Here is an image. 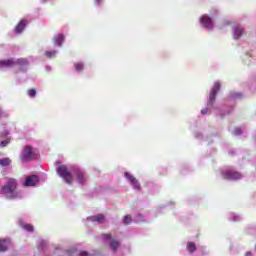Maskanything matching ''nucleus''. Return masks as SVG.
I'll use <instances>...</instances> for the list:
<instances>
[{"mask_svg": "<svg viewBox=\"0 0 256 256\" xmlns=\"http://www.w3.org/2000/svg\"><path fill=\"white\" fill-rule=\"evenodd\" d=\"M17 185V179L8 178L7 183L0 189V194L5 195L6 198L10 200L23 199V194H21L20 191H17Z\"/></svg>", "mask_w": 256, "mask_h": 256, "instance_id": "f257e3e1", "label": "nucleus"}, {"mask_svg": "<svg viewBox=\"0 0 256 256\" xmlns=\"http://www.w3.org/2000/svg\"><path fill=\"white\" fill-rule=\"evenodd\" d=\"M56 171L59 177H61L65 181V183H68V185H71V183H73V175L71 174V172H69V169H67L65 165L59 166Z\"/></svg>", "mask_w": 256, "mask_h": 256, "instance_id": "f03ea898", "label": "nucleus"}, {"mask_svg": "<svg viewBox=\"0 0 256 256\" xmlns=\"http://www.w3.org/2000/svg\"><path fill=\"white\" fill-rule=\"evenodd\" d=\"M221 175L223 179H226L227 181H239V179H242L243 177L240 172L235 170H224L221 172Z\"/></svg>", "mask_w": 256, "mask_h": 256, "instance_id": "7ed1b4c3", "label": "nucleus"}, {"mask_svg": "<svg viewBox=\"0 0 256 256\" xmlns=\"http://www.w3.org/2000/svg\"><path fill=\"white\" fill-rule=\"evenodd\" d=\"M221 89V83L215 82L209 95V105H213L215 103V97H217V93H219Z\"/></svg>", "mask_w": 256, "mask_h": 256, "instance_id": "20e7f679", "label": "nucleus"}, {"mask_svg": "<svg viewBox=\"0 0 256 256\" xmlns=\"http://www.w3.org/2000/svg\"><path fill=\"white\" fill-rule=\"evenodd\" d=\"M124 177H126V179L131 183V185L133 186L134 189H136V191H141V184L139 183V180L135 178V176H133L129 172H125Z\"/></svg>", "mask_w": 256, "mask_h": 256, "instance_id": "39448f33", "label": "nucleus"}, {"mask_svg": "<svg viewBox=\"0 0 256 256\" xmlns=\"http://www.w3.org/2000/svg\"><path fill=\"white\" fill-rule=\"evenodd\" d=\"M21 158L25 161H33V159H35L33 148L31 146H26L22 152Z\"/></svg>", "mask_w": 256, "mask_h": 256, "instance_id": "423d86ee", "label": "nucleus"}, {"mask_svg": "<svg viewBox=\"0 0 256 256\" xmlns=\"http://www.w3.org/2000/svg\"><path fill=\"white\" fill-rule=\"evenodd\" d=\"M74 175L76 177V181L81 184L87 183V179H89V176H87V174L81 169L75 170Z\"/></svg>", "mask_w": 256, "mask_h": 256, "instance_id": "0eeeda50", "label": "nucleus"}, {"mask_svg": "<svg viewBox=\"0 0 256 256\" xmlns=\"http://www.w3.org/2000/svg\"><path fill=\"white\" fill-rule=\"evenodd\" d=\"M39 183V176L31 175L28 176L23 184L24 187H35Z\"/></svg>", "mask_w": 256, "mask_h": 256, "instance_id": "6e6552de", "label": "nucleus"}, {"mask_svg": "<svg viewBox=\"0 0 256 256\" xmlns=\"http://www.w3.org/2000/svg\"><path fill=\"white\" fill-rule=\"evenodd\" d=\"M200 23H202L203 27H205L209 31H211V29H213V20L211 19V17H209L207 15H203L200 18Z\"/></svg>", "mask_w": 256, "mask_h": 256, "instance_id": "1a4fd4ad", "label": "nucleus"}, {"mask_svg": "<svg viewBox=\"0 0 256 256\" xmlns=\"http://www.w3.org/2000/svg\"><path fill=\"white\" fill-rule=\"evenodd\" d=\"M11 247L10 239H0V253H5Z\"/></svg>", "mask_w": 256, "mask_h": 256, "instance_id": "9d476101", "label": "nucleus"}, {"mask_svg": "<svg viewBox=\"0 0 256 256\" xmlns=\"http://www.w3.org/2000/svg\"><path fill=\"white\" fill-rule=\"evenodd\" d=\"M27 26V20L23 19L21 20L17 26L15 27V33L19 35V33H23V30Z\"/></svg>", "mask_w": 256, "mask_h": 256, "instance_id": "9b49d317", "label": "nucleus"}, {"mask_svg": "<svg viewBox=\"0 0 256 256\" xmlns=\"http://www.w3.org/2000/svg\"><path fill=\"white\" fill-rule=\"evenodd\" d=\"M243 33H244L243 27H241L240 25H236L234 27V39H239V37H241Z\"/></svg>", "mask_w": 256, "mask_h": 256, "instance_id": "f8f14e48", "label": "nucleus"}, {"mask_svg": "<svg viewBox=\"0 0 256 256\" xmlns=\"http://www.w3.org/2000/svg\"><path fill=\"white\" fill-rule=\"evenodd\" d=\"M90 220L96 223H105V215L97 214L95 216L90 217Z\"/></svg>", "mask_w": 256, "mask_h": 256, "instance_id": "ddd939ff", "label": "nucleus"}, {"mask_svg": "<svg viewBox=\"0 0 256 256\" xmlns=\"http://www.w3.org/2000/svg\"><path fill=\"white\" fill-rule=\"evenodd\" d=\"M15 65V60L8 59L0 61V67H13Z\"/></svg>", "mask_w": 256, "mask_h": 256, "instance_id": "4468645a", "label": "nucleus"}, {"mask_svg": "<svg viewBox=\"0 0 256 256\" xmlns=\"http://www.w3.org/2000/svg\"><path fill=\"white\" fill-rule=\"evenodd\" d=\"M54 41L58 47H61L63 45V41H65V35L63 34H58L55 38Z\"/></svg>", "mask_w": 256, "mask_h": 256, "instance_id": "2eb2a0df", "label": "nucleus"}, {"mask_svg": "<svg viewBox=\"0 0 256 256\" xmlns=\"http://www.w3.org/2000/svg\"><path fill=\"white\" fill-rule=\"evenodd\" d=\"M187 251L188 253H195V251H197V246L195 245V242L187 243Z\"/></svg>", "mask_w": 256, "mask_h": 256, "instance_id": "dca6fc26", "label": "nucleus"}, {"mask_svg": "<svg viewBox=\"0 0 256 256\" xmlns=\"http://www.w3.org/2000/svg\"><path fill=\"white\" fill-rule=\"evenodd\" d=\"M120 245H121V243L118 240L110 241V247H111L112 251H117V249H119Z\"/></svg>", "mask_w": 256, "mask_h": 256, "instance_id": "f3484780", "label": "nucleus"}, {"mask_svg": "<svg viewBox=\"0 0 256 256\" xmlns=\"http://www.w3.org/2000/svg\"><path fill=\"white\" fill-rule=\"evenodd\" d=\"M9 165H11L10 158H1L0 159V166L1 167H9Z\"/></svg>", "mask_w": 256, "mask_h": 256, "instance_id": "a211bd4d", "label": "nucleus"}, {"mask_svg": "<svg viewBox=\"0 0 256 256\" xmlns=\"http://www.w3.org/2000/svg\"><path fill=\"white\" fill-rule=\"evenodd\" d=\"M17 65H19V67H27V65H29V61L20 58L15 62Z\"/></svg>", "mask_w": 256, "mask_h": 256, "instance_id": "6ab92c4d", "label": "nucleus"}, {"mask_svg": "<svg viewBox=\"0 0 256 256\" xmlns=\"http://www.w3.org/2000/svg\"><path fill=\"white\" fill-rule=\"evenodd\" d=\"M57 55V51H46L45 52V57H47V59H53V57H55Z\"/></svg>", "mask_w": 256, "mask_h": 256, "instance_id": "aec40b11", "label": "nucleus"}, {"mask_svg": "<svg viewBox=\"0 0 256 256\" xmlns=\"http://www.w3.org/2000/svg\"><path fill=\"white\" fill-rule=\"evenodd\" d=\"M23 229H25V231H28L29 233H33L34 231L33 225L31 224H24Z\"/></svg>", "mask_w": 256, "mask_h": 256, "instance_id": "412c9836", "label": "nucleus"}, {"mask_svg": "<svg viewBox=\"0 0 256 256\" xmlns=\"http://www.w3.org/2000/svg\"><path fill=\"white\" fill-rule=\"evenodd\" d=\"M132 221H133V219L131 218L130 215L124 216V225H131Z\"/></svg>", "mask_w": 256, "mask_h": 256, "instance_id": "4be33fe9", "label": "nucleus"}, {"mask_svg": "<svg viewBox=\"0 0 256 256\" xmlns=\"http://www.w3.org/2000/svg\"><path fill=\"white\" fill-rule=\"evenodd\" d=\"M74 67L76 71H83L84 69V65L81 62L74 64Z\"/></svg>", "mask_w": 256, "mask_h": 256, "instance_id": "5701e85b", "label": "nucleus"}, {"mask_svg": "<svg viewBox=\"0 0 256 256\" xmlns=\"http://www.w3.org/2000/svg\"><path fill=\"white\" fill-rule=\"evenodd\" d=\"M28 95H29V97H35V95H37V90H35V89H29L28 90Z\"/></svg>", "mask_w": 256, "mask_h": 256, "instance_id": "b1692460", "label": "nucleus"}, {"mask_svg": "<svg viewBox=\"0 0 256 256\" xmlns=\"http://www.w3.org/2000/svg\"><path fill=\"white\" fill-rule=\"evenodd\" d=\"M7 145H9V141L4 140L0 143V147H7Z\"/></svg>", "mask_w": 256, "mask_h": 256, "instance_id": "393cba45", "label": "nucleus"}, {"mask_svg": "<svg viewBox=\"0 0 256 256\" xmlns=\"http://www.w3.org/2000/svg\"><path fill=\"white\" fill-rule=\"evenodd\" d=\"M103 239H107L108 241L111 240V234H103Z\"/></svg>", "mask_w": 256, "mask_h": 256, "instance_id": "a878e982", "label": "nucleus"}, {"mask_svg": "<svg viewBox=\"0 0 256 256\" xmlns=\"http://www.w3.org/2000/svg\"><path fill=\"white\" fill-rule=\"evenodd\" d=\"M207 113H209V109L205 108V109L201 110L202 115H207Z\"/></svg>", "mask_w": 256, "mask_h": 256, "instance_id": "bb28decb", "label": "nucleus"}, {"mask_svg": "<svg viewBox=\"0 0 256 256\" xmlns=\"http://www.w3.org/2000/svg\"><path fill=\"white\" fill-rule=\"evenodd\" d=\"M234 135H241V129H239V128L235 129Z\"/></svg>", "mask_w": 256, "mask_h": 256, "instance_id": "cd10ccee", "label": "nucleus"}, {"mask_svg": "<svg viewBox=\"0 0 256 256\" xmlns=\"http://www.w3.org/2000/svg\"><path fill=\"white\" fill-rule=\"evenodd\" d=\"M89 254L86 251L80 252V256H88Z\"/></svg>", "mask_w": 256, "mask_h": 256, "instance_id": "c85d7f7f", "label": "nucleus"}, {"mask_svg": "<svg viewBox=\"0 0 256 256\" xmlns=\"http://www.w3.org/2000/svg\"><path fill=\"white\" fill-rule=\"evenodd\" d=\"M102 2H103V0H95V3H96L97 5H101Z\"/></svg>", "mask_w": 256, "mask_h": 256, "instance_id": "c756f323", "label": "nucleus"}, {"mask_svg": "<svg viewBox=\"0 0 256 256\" xmlns=\"http://www.w3.org/2000/svg\"><path fill=\"white\" fill-rule=\"evenodd\" d=\"M251 252H246V256H251Z\"/></svg>", "mask_w": 256, "mask_h": 256, "instance_id": "7c9ffc66", "label": "nucleus"}, {"mask_svg": "<svg viewBox=\"0 0 256 256\" xmlns=\"http://www.w3.org/2000/svg\"><path fill=\"white\" fill-rule=\"evenodd\" d=\"M1 115H2V112H1V110H0V117H1Z\"/></svg>", "mask_w": 256, "mask_h": 256, "instance_id": "2f4dec72", "label": "nucleus"}]
</instances>
